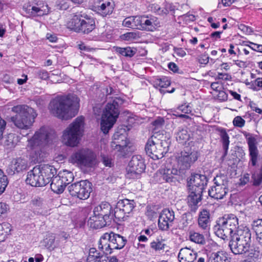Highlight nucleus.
<instances>
[{"label": "nucleus", "instance_id": "obj_1", "mask_svg": "<svg viewBox=\"0 0 262 262\" xmlns=\"http://www.w3.org/2000/svg\"><path fill=\"white\" fill-rule=\"evenodd\" d=\"M79 102V98L73 94L57 96L51 101L49 107L54 116L68 120L77 115Z\"/></svg>", "mask_w": 262, "mask_h": 262}, {"label": "nucleus", "instance_id": "obj_2", "mask_svg": "<svg viewBox=\"0 0 262 262\" xmlns=\"http://www.w3.org/2000/svg\"><path fill=\"white\" fill-rule=\"evenodd\" d=\"M12 111L17 114L11 117V121L18 128L28 129L31 127L37 117L35 110L26 105H18L12 108Z\"/></svg>", "mask_w": 262, "mask_h": 262}, {"label": "nucleus", "instance_id": "obj_3", "mask_svg": "<svg viewBox=\"0 0 262 262\" xmlns=\"http://www.w3.org/2000/svg\"><path fill=\"white\" fill-rule=\"evenodd\" d=\"M124 102L122 98L115 97L106 105L101 123V129L104 134H107L116 122L120 114L119 107Z\"/></svg>", "mask_w": 262, "mask_h": 262}, {"label": "nucleus", "instance_id": "obj_4", "mask_svg": "<svg viewBox=\"0 0 262 262\" xmlns=\"http://www.w3.org/2000/svg\"><path fill=\"white\" fill-rule=\"evenodd\" d=\"M84 117H78L63 130L62 143L70 147L76 146L79 143L84 130Z\"/></svg>", "mask_w": 262, "mask_h": 262}, {"label": "nucleus", "instance_id": "obj_5", "mask_svg": "<svg viewBox=\"0 0 262 262\" xmlns=\"http://www.w3.org/2000/svg\"><path fill=\"white\" fill-rule=\"evenodd\" d=\"M67 25V28L71 30L84 34L91 32L96 27L94 19L82 12L73 14Z\"/></svg>", "mask_w": 262, "mask_h": 262}, {"label": "nucleus", "instance_id": "obj_6", "mask_svg": "<svg viewBox=\"0 0 262 262\" xmlns=\"http://www.w3.org/2000/svg\"><path fill=\"white\" fill-rule=\"evenodd\" d=\"M69 162L81 168H91L97 164L96 154L88 148L75 150L69 158Z\"/></svg>", "mask_w": 262, "mask_h": 262}, {"label": "nucleus", "instance_id": "obj_7", "mask_svg": "<svg viewBox=\"0 0 262 262\" xmlns=\"http://www.w3.org/2000/svg\"><path fill=\"white\" fill-rule=\"evenodd\" d=\"M52 130L48 127L42 126L37 130L34 136L28 140V147L34 152L36 159L42 158L43 147L52 140Z\"/></svg>", "mask_w": 262, "mask_h": 262}, {"label": "nucleus", "instance_id": "obj_8", "mask_svg": "<svg viewBox=\"0 0 262 262\" xmlns=\"http://www.w3.org/2000/svg\"><path fill=\"white\" fill-rule=\"evenodd\" d=\"M238 225V219L235 215H225L217 221L213 228L214 232L219 237L227 239L228 237L231 238Z\"/></svg>", "mask_w": 262, "mask_h": 262}, {"label": "nucleus", "instance_id": "obj_9", "mask_svg": "<svg viewBox=\"0 0 262 262\" xmlns=\"http://www.w3.org/2000/svg\"><path fill=\"white\" fill-rule=\"evenodd\" d=\"M126 243V237L119 234L105 233L99 239L98 248L106 254H110L113 250L122 249Z\"/></svg>", "mask_w": 262, "mask_h": 262}, {"label": "nucleus", "instance_id": "obj_10", "mask_svg": "<svg viewBox=\"0 0 262 262\" xmlns=\"http://www.w3.org/2000/svg\"><path fill=\"white\" fill-rule=\"evenodd\" d=\"M161 136L158 133L155 134L148 139L145 146L146 154L154 160L161 159L168 151L169 143L159 138Z\"/></svg>", "mask_w": 262, "mask_h": 262}, {"label": "nucleus", "instance_id": "obj_11", "mask_svg": "<svg viewBox=\"0 0 262 262\" xmlns=\"http://www.w3.org/2000/svg\"><path fill=\"white\" fill-rule=\"evenodd\" d=\"M73 180V173L70 171L64 170L51 180V189L54 192L60 194L63 192L66 186L72 182Z\"/></svg>", "mask_w": 262, "mask_h": 262}, {"label": "nucleus", "instance_id": "obj_12", "mask_svg": "<svg viewBox=\"0 0 262 262\" xmlns=\"http://www.w3.org/2000/svg\"><path fill=\"white\" fill-rule=\"evenodd\" d=\"M70 194L80 200H86L92 191V184L85 180L73 183L68 187Z\"/></svg>", "mask_w": 262, "mask_h": 262}, {"label": "nucleus", "instance_id": "obj_13", "mask_svg": "<svg viewBox=\"0 0 262 262\" xmlns=\"http://www.w3.org/2000/svg\"><path fill=\"white\" fill-rule=\"evenodd\" d=\"M145 169V165L142 157L134 156L129 161L126 168V177L128 179H139Z\"/></svg>", "mask_w": 262, "mask_h": 262}, {"label": "nucleus", "instance_id": "obj_14", "mask_svg": "<svg viewBox=\"0 0 262 262\" xmlns=\"http://www.w3.org/2000/svg\"><path fill=\"white\" fill-rule=\"evenodd\" d=\"M135 207L134 200L128 199L121 200L118 202L114 209V216L119 221H125L132 214Z\"/></svg>", "mask_w": 262, "mask_h": 262}, {"label": "nucleus", "instance_id": "obj_15", "mask_svg": "<svg viewBox=\"0 0 262 262\" xmlns=\"http://www.w3.org/2000/svg\"><path fill=\"white\" fill-rule=\"evenodd\" d=\"M198 157L199 153L197 151L191 149L182 151L177 158L179 170L189 169Z\"/></svg>", "mask_w": 262, "mask_h": 262}, {"label": "nucleus", "instance_id": "obj_16", "mask_svg": "<svg viewBox=\"0 0 262 262\" xmlns=\"http://www.w3.org/2000/svg\"><path fill=\"white\" fill-rule=\"evenodd\" d=\"M27 184L34 187H42L49 183L48 179L40 173L39 167L35 166L28 172L26 180Z\"/></svg>", "mask_w": 262, "mask_h": 262}, {"label": "nucleus", "instance_id": "obj_17", "mask_svg": "<svg viewBox=\"0 0 262 262\" xmlns=\"http://www.w3.org/2000/svg\"><path fill=\"white\" fill-rule=\"evenodd\" d=\"M208 182V179L205 175L195 174L190 177L188 182V189L197 191L198 193H203Z\"/></svg>", "mask_w": 262, "mask_h": 262}, {"label": "nucleus", "instance_id": "obj_18", "mask_svg": "<svg viewBox=\"0 0 262 262\" xmlns=\"http://www.w3.org/2000/svg\"><path fill=\"white\" fill-rule=\"evenodd\" d=\"M174 220V213L172 210L166 208L161 212L158 220V227L163 231L168 230Z\"/></svg>", "mask_w": 262, "mask_h": 262}, {"label": "nucleus", "instance_id": "obj_19", "mask_svg": "<svg viewBox=\"0 0 262 262\" xmlns=\"http://www.w3.org/2000/svg\"><path fill=\"white\" fill-rule=\"evenodd\" d=\"M24 10L30 16H43L47 15L50 12L48 5L44 3L38 2L35 5L24 6Z\"/></svg>", "mask_w": 262, "mask_h": 262}, {"label": "nucleus", "instance_id": "obj_20", "mask_svg": "<svg viewBox=\"0 0 262 262\" xmlns=\"http://www.w3.org/2000/svg\"><path fill=\"white\" fill-rule=\"evenodd\" d=\"M244 136H245L248 145L250 162L252 166H255L257 163L258 156L256 139L250 133H245Z\"/></svg>", "mask_w": 262, "mask_h": 262}, {"label": "nucleus", "instance_id": "obj_21", "mask_svg": "<svg viewBox=\"0 0 262 262\" xmlns=\"http://www.w3.org/2000/svg\"><path fill=\"white\" fill-rule=\"evenodd\" d=\"M27 167V160L21 157L16 158L13 159L11 161L7 169V172L8 174L12 176L15 173L26 170Z\"/></svg>", "mask_w": 262, "mask_h": 262}, {"label": "nucleus", "instance_id": "obj_22", "mask_svg": "<svg viewBox=\"0 0 262 262\" xmlns=\"http://www.w3.org/2000/svg\"><path fill=\"white\" fill-rule=\"evenodd\" d=\"M179 170L176 168H166L161 170L159 182L160 183L167 182L172 185L175 184L178 181V176Z\"/></svg>", "mask_w": 262, "mask_h": 262}, {"label": "nucleus", "instance_id": "obj_23", "mask_svg": "<svg viewBox=\"0 0 262 262\" xmlns=\"http://www.w3.org/2000/svg\"><path fill=\"white\" fill-rule=\"evenodd\" d=\"M114 5L107 1H98L95 3L93 10L102 17L111 15L114 8Z\"/></svg>", "mask_w": 262, "mask_h": 262}, {"label": "nucleus", "instance_id": "obj_24", "mask_svg": "<svg viewBox=\"0 0 262 262\" xmlns=\"http://www.w3.org/2000/svg\"><path fill=\"white\" fill-rule=\"evenodd\" d=\"M229 246L234 254H242L248 252L250 244L231 237Z\"/></svg>", "mask_w": 262, "mask_h": 262}, {"label": "nucleus", "instance_id": "obj_25", "mask_svg": "<svg viewBox=\"0 0 262 262\" xmlns=\"http://www.w3.org/2000/svg\"><path fill=\"white\" fill-rule=\"evenodd\" d=\"M236 239L244 241L250 244L251 233L249 228L246 226H238L235 232L231 236Z\"/></svg>", "mask_w": 262, "mask_h": 262}, {"label": "nucleus", "instance_id": "obj_26", "mask_svg": "<svg viewBox=\"0 0 262 262\" xmlns=\"http://www.w3.org/2000/svg\"><path fill=\"white\" fill-rule=\"evenodd\" d=\"M196 257L197 253L187 247L181 249L178 254L180 262H194Z\"/></svg>", "mask_w": 262, "mask_h": 262}, {"label": "nucleus", "instance_id": "obj_27", "mask_svg": "<svg viewBox=\"0 0 262 262\" xmlns=\"http://www.w3.org/2000/svg\"><path fill=\"white\" fill-rule=\"evenodd\" d=\"M102 216H99L94 214L91 216L88 220V224L91 228L95 229L101 228L107 225H109L111 223V219L106 220Z\"/></svg>", "mask_w": 262, "mask_h": 262}, {"label": "nucleus", "instance_id": "obj_28", "mask_svg": "<svg viewBox=\"0 0 262 262\" xmlns=\"http://www.w3.org/2000/svg\"><path fill=\"white\" fill-rule=\"evenodd\" d=\"M111 206L110 204L107 202H102L94 208L93 213L96 215L102 216L104 218H106V220L108 219L111 220Z\"/></svg>", "mask_w": 262, "mask_h": 262}, {"label": "nucleus", "instance_id": "obj_29", "mask_svg": "<svg viewBox=\"0 0 262 262\" xmlns=\"http://www.w3.org/2000/svg\"><path fill=\"white\" fill-rule=\"evenodd\" d=\"M189 194L187 197V202L190 209L192 211H195L198 208V204L202 200V193H198L197 191L189 190Z\"/></svg>", "mask_w": 262, "mask_h": 262}, {"label": "nucleus", "instance_id": "obj_30", "mask_svg": "<svg viewBox=\"0 0 262 262\" xmlns=\"http://www.w3.org/2000/svg\"><path fill=\"white\" fill-rule=\"evenodd\" d=\"M228 187L214 185L208 191V194L211 198L217 200L222 199L228 193Z\"/></svg>", "mask_w": 262, "mask_h": 262}, {"label": "nucleus", "instance_id": "obj_31", "mask_svg": "<svg viewBox=\"0 0 262 262\" xmlns=\"http://www.w3.org/2000/svg\"><path fill=\"white\" fill-rule=\"evenodd\" d=\"M247 262H258L262 256V247L256 245L249 248Z\"/></svg>", "mask_w": 262, "mask_h": 262}, {"label": "nucleus", "instance_id": "obj_32", "mask_svg": "<svg viewBox=\"0 0 262 262\" xmlns=\"http://www.w3.org/2000/svg\"><path fill=\"white\" fill-rule=\"evenodd\" d=\"M127 141L126 132L123 134L120 138H117L114 141H112L111 144V148L117 151H123L124 148L127 147Z\"/></svg>", "mask_w": 262, "mask_h": 262}, {"label": "nucleus", "instance_id": "obj_33", "mask_svg": "<svg viewBox=\"0 0 262 262\" xmlns=\"http://www.w3.org/2000/svg\"><path fill=\"white\" fill-rule=\"evenodd\" d=\"M210 223V213L206 209H203L199 214V226L202 229L207 230L209 229Z\"/></svg>", "mask_w": 262, "mask_h": 262}, {"label": "nucleus", "instance_id": "obj_34", "mask_svg": "<svg viewBox=\"0 0 262 262\" xmlns=\"http://www.w3.org/2000/svg\"><path fill=\"white\" fill-rule=\"evenodd\" d=\"M143 29L142 30L154 31L156 28L160 26V22L158 18L155 16H148L145 15L144 21H143Z\"/></svg>", "mask_w": 262, "mask_h": 262}, {"label": "nucleus", "instance_id": "obj_35", "mask_svg": "<svg viewBox=\"0 0 262 262\" xmlns=\"http://www.w3.org/2000/svg\"><path fill=\"white\" fill-rule=\"evenodd\" d=\"M37 166L39 167L40 173L44 176L45 179H48L49 183L55 177V175L57 173V170L53 166L43 164Z\"/></svg>", "mask_w": 262, "mask_h": 262}, {"label": "nucleus", "instance_id": "obj_36", "mask_svg": "<svg viewBox=\"0 0 262 262\" xmlns=\"http://www.w3.org/2000/svg\"><path fill=\"white\" fill-rule=\"evenodd\" d=\"M251 226L255 233V242L262 247V219L253 221Z\"/></svg>", "mask_w": 262, "mask_h": 262}, {"label": "nucleus", "instance_id": "obj_37", "mask_svg": "<svg viewBox=\"0 0 262 262\" xmlns=\"http://www.w3.org/2000/svg\"><path fill=\"white\" fill-rule=\"evenodd\" d=\"M177 141L180 144H184L191 138V134L186 128L179 127L176 134Z\"/></svg>", "mask_w": 262, "mask_h": 262}, {"label": "nucleus", "instance_id": "obj_38", "mask_svg": "<svg viewBox=\"0 0 262 262\" xmlns=\"http://www.w3.org/2000/svg\"><path fill=\"white\" fill-rule=\"evenodd\" d=\"M226 254L223 251H218L211 253L208 257V262H229Z\"/></svg>", "mask_w": 262, "mask_h": 262}, {"label": "nucleus", "instance_id": "obj_39", "mask_svg": "<svg viewBox=\"0 0 262 262\" xmlns=\"http://www.w3.org/2000/svg\"><path fill=\"white\" fill-rule=\"evenodd\" d=\"M215 185L228 187L229 181L227 176L223 173L217 174L213 179Z\"/></svg>", "mask_w": 262, "mask_h": 262}, {"label": "nucleus", "instance_id": "obj_40", "mask_svg": "<svg viewBox=\"0 0 262 262\" xmlns=\"http://www.w3.org/2000/svg\"><path fill=\"white\" fill-rule=\"evenodd\" d=\"M189 239L196 244L204 245L205 243V239L204 235L200 233L191 231L189 233Z\"/></svg>", "mask_w": 262, "mask_h": 262}, {"label": "nucleus", "instance_id": "obj_41", "mask_svg": "<svg viewBox=\"0 0 262 262\" xmlns=\"http://www.w3.org/2000/svg\"><path fill=\"white\" fill-rule=\"evenodd\" d=\"M116 53L127 57H133L136 53V50L129 47L126 48L116 47L115 49Z\"/></svg>", "mask_w": 262, "mask_h": 262}, {"label": "nucleus", "instance_id": "obj_42", "mask_svg": "<svg viewBox=\"0 0 262 262\" xmlns=\"http://www.w3.org/2000/svg\"><path fill=\"white\" fill-rule=\"evenodd\" d=\"M220 136L223 144V147L225 151V154L226 155L228 150L229 145V137L225 129L222 128L220 129Z\"/></svg>", "mask_w": 262, "mask_h": 262}, {"label": "nucleus", "instance_id": "obj_43", "mask_svg": "<svg viewBox=\"0 0 262 262\" xmlns=\"http://www.w3.org/2000/svg\"><path fill=\"white\" fill-rule=\"evenodd\" d=\"M101 256H104L95 248H92L89 250V255L86 258L87 262H96Z\"/></svg>", "mask_w": 262, "mask_h": 262}, {"label": "nucleus", "instance_id": "obj_44", "mask_svg": "<svg viewBox=\"0 0 262 262\" xmlns=\"http://www.w3.org/2000/svg\"><path fill=\"white\" fill-rule=\"evenodd\" d=\"M170 85V81L167 77H162L157 78L154 81V86L156 88L160 87L161 88H167Z\"/></svg>", "mask_w": 262, "mask_h": 262}, {"label": "nucleus", "instance_id": "obj_45", "mask_svg": "<svg viewBox=\"0 0 262 262\" xmlns=\"http://www.w3.org/2000/svg\"><path fill=\"white\" fill-rule=\"evenodd\" d=\"M10 226L8 223L0 224V241H4L6 236L10 231Z\"/></svg>", "mask_w": 262, "mask_h": 262}, {"label": "nucleus", "instance_id": "obj_46", "mask_svg": "<svg viewBox=\"0 0 262 262\" xmlns=\"http://www.w3.org/2000/svg\"><path fill=\"white\" fill-rule=\"evenodd\" d=\"M102 92L106 95L107 99H112L113 100L117 95V92L114 90L111 86H106L102 89Z\"/></svg>", "mask_w": 262, "mask_h": 262}, {"label": "nucleus", "instance_id": "obj_47", "mask_svg": "<svg viewBox=\"0 0 262 262\" xmlns=\"http://www.w3.org/2000/svg\"><path fill=\"white\" fill-rule=\"evenodd\" d=\"M8 183L7 177L0 169V194L5 190Z\"/></svg>", "mask_w": 262, "mask_h": 262}, {"label": "nucleus", "instance_id": "obj_48", "mask_svg": "<svg viewBox=\"0 0 262 262\" xmlns=\"http://www.w3.org/2000/svg\"><path fill=\"white\" fill-rule=\"evenodd\" d=\"M135 16H129L125 18L123 22L122 25L124 27L135 29V25L136 24Z\"/></svg>", "mask_w": 262, "mask_h": 262}, {"label": "nucleus", "instance_id": "obj_49", "mask_svg": "<svg viewBox=\"0 0 262 262\" xmlns=\"http://www.w3.org/2000/svg\"><path fill=\"white\" fill-rule=\"evenodd\" d=\"M139 37L138 33L135 32H129L122 34L121 38L124 40L130 41Z\"/></svg>", "mask_w": 262, "mask_h": 262}, {"label": "nucleus", "instance_id": "obj_50", "mask_svg": "<svg viewBox=\"0 0 262 262\" xmlns=\"http://www.w3.org/2000/svg\"><path fill=\"white\" fill-rule=\"evenodd\" d=\"M45 243H46V246L48 249L50 250L54 249L55 247L54 235L53 234L49 235L48 237L45 239Z\"/></svg>", "mask_w": 262, "mask_h": 262}, {"label": "nucleus", "instance_id": "obj_51", "mask_svg": "<svg viewBox=\"0 0 262 262\" xmlns=\"http://www.w3.org/2000/svg\"><path fill=\"white\" fill-rule=\"evenodd\" d=\"M145 15L143 16H135V25L134 26L135 29L139 30H142L143 29V25L144 21Z\"/></svg>", "mask_w": 262, "mask_h": 262}, {"label": "nucleus", "instance_id": "obj_52", "mask_svg": "<svg viewBox=\"0 0 262 262\" xmlns=\"http://www.w3.org/2000/svg\"><path fill=\"white\" fill-rule=\"evenodd\" d=\"M151 247L155 250L156 251L161 250L164 249L165 247V244L159 241L157 242H152L150 243Z\"/></svg>", "mask_w": 262, "mask_h": 262}, {"label": "nucleus", "instance_id": "obj_53", "mask_svg": "<svg viewBox=\"0 0 262 262\" xmlns=\"http://www.w3.org/2000/svg\"><path fill=\"white\" fill-rule=\"evenodd\" d=\"M245 121L241 116H236L233 121V124L235 126L242 127L244 126Z\"/></svg>", "mask_w": 262, "mask_h": 262}, {"label": "nucleus", "instance_id": "obj_54", "mask_svg": "<svg viewBox=\"0 0 262 262\" xmlns=\"http://www.w3.org/2000/svg\"><path fill=\"white\" fill-rule=\"evenodd\" d=\"M231 76L227 73H219L215 78V80L223 81H229L231 80Z\"/></svg>", "mask_w": 262, "mask_h": 262}, {"label": "nucleus", "instance_id": "obj_55", "mask_svg": "<svg viewBox=\"0 0 262 262\" xmlns=\"http://www.w3.org/2000/svg\"><path fill=\"white\" fill-rule=\"evenodd\" d=\"M153 10L160 15L166 14L168 13V11L166 8H161L158 5H154Z\"/></svg>", "mask_w": 262, "mask_h": 262}, {"label": "nucleus", "instance_id": "obj_56", "mask_svg": "<svg viewBox=\"0 0 262 262\" xmlns=\"http://www.w3.org/2000/svg\"><path fill=\"white\" fill-rule=\"evenodd\" d=\"M178 110L185 114H189L191 112V107L187 104H182L178 107Z\"/></svg>", "mask_w": 262, "mask_h": 262}, {"label": "nucleus", "instance_id": "obj_57", "mask_svg": "<svg viewBox=\"0 0 262 262\" xmlns=\"http://www.w3.org/2000/svg\"><path fill=\"white\" fill-rule=\"evenodd\" d=\"M250 181V177L248 173L244 174L239 179V185L241 186L245 185Z\"/></svg>", "mask_w": 262, "mask_h": 262}, {"label": "nucleus", "instance_id": "obj_58", "mask_svg": "<svg viewBox=\"0 0 262 262\" xmlns=\"http://www.w3.org/2000/svg\"><path fill=\"white\" fill-rule=\"evenodd\" d=\"M8 209L7 204L4 202H0V217L7 213Z\"/></svg>", "mask_w": 262, "mask_h": 262}, {"label": "nucleus", "instance_id": "obj_59", "mask_svg": "<svg viewBox=\"0 0 262 262\" xmlns=\"http://www.w3.org/2000/svg\"><path fill=\"white\" fill-rule=\"evenodd\" d=\"M38 77L43 80H46L49 77L48 72L44 70H40L37 72Z\"/></svg>", "mask_w": 262, "mask_h": 262}, {"label": "nucleus", "instance_id": "obj_60", "mask_svg": "<svg viewBox=\"0 0 262 262\" xmlns=\"http://www.w3.org/2000/svg\"><path fill=\"white\" fill-rule=\"evenodd\" d=\"M211 88L214 91H215L216 92H219L222 89V83L219 81H217L216 82H212L211 84Z\"/></svg>", "mask_w": 262, "mask_h": 262}, {"label": "nucleus", "instance_id": "obj_61", "mask_svg": "<svg viewBox=\"0 0 262 262\" xmlns=\"http://www.w3.org/2000/svg\"><path fill=\"white\" fill-rule=\"evenodd\" d=\"M164 122V121L162 118H159L152 122V125L155 126V128H158L163 125Z\"/></svg>", "mask_w": 262, "mask_h": 262}, {"label": "nucleus", "instance_id": "obj_62", "mask_svg": "<svg viewBox=\"0 0 262 262\" xmlns=\"http://www.w3.org/2000/svg\"><path fill=\"white\" fill-rule=\"evenodd\" d=\"M125 129L120 128L118 129L114 134L113 136V141L115 140L117 138H120V137L124 133H125Z\"/></svg>", "mask_w": 262, "mask_h": 262}, {"label": "nucleus", "instance_id": "obj_63", "mask_svg": "<svg viewBox=\"0 0 262 262\" xmlns=\"http://www.w3.org/2000/svg\"><path fill=\"white\" fill-rule=\"evenodd\" d=\"M250 44L252 45L251 46H249V47L252 50L262 53V45H258L253 42H250Z\"/></svg>", "mask_w": 262, "mask_h": 262}, {"label": "nucleus", "instance_id": "obj_64", "mask_svg": "<svg viewBox=\"0 0 262 262\" xmlns=\"http://www.w3.org/2000/svg\"><path fill=\"white\" fill-rule=\"evenodd\" d=\"M218 98L222 101H226L227 100L228 95L225 92L222 91V90L219 92L217 95Z\"/></svg>", "mask_w": 262, "mask_h": 262}]
</instances>
